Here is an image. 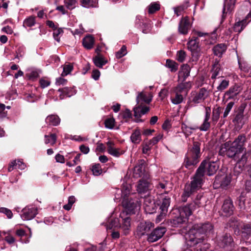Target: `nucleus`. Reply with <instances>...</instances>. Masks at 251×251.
Listing matches in <instances>:
<instances>
[{
  "label": "nucleus",
  "mask_w": 251,
  "mask_h": 251,
  "mask_svg": "<svg viewBox=\"0 0 251 251\" xmlns=\"http://www.w3.org/2000/svg\"><path fill=\"white\" fill-rule=\"evenodd\" d=\"M219 168V161L217 159L214 160L209 159L203 160L197 169L191 183L185 185L184 191L181 196L182 201L185 202L188 197L201 187L205 168L207 175L212 176L216 173Z\"/></svg>",
  "instance_id": "obj_1"
},
{
  "label": "nucleus",
  "mask_w": 251,
  "mask_h": 251,
  "mask_svg": "<svg viewBox=\"0 0 251 251\" xmlns=\"http://www.w3.org/2000/svg\"><path fill=\"white\" fill-rule=\"evenodd\" d=\"M213 232V226L209 223L194 225L189 230L185 236L187 242L191 245H195L201 243L205 236L212 234Z\"/></svg>",
  "instance_id": "obj_2"
},
{
  "label": "nucleus",
  "mask_w": 251,
  "mask_h": 251,
  "mask_svg": "<svg viewBox=\"0 0 251 251\" xmlns=\"http://www.w3.org/2000/svg\"><path fill=\"white\" fill-rule=\"evenodd\" d=\"M246 142V136L243 134L239 135L233 142L227 141L222 144L219 154L222 155H226L230 158L234 157L244 151Z\"/></svg>",
  "instance_id": "obj_3"
},
{
  "label": "nucleus",
  "mask_w": 251,
  "mask_h": 251,
  "mask_svg": "<svg viewBox=\"0 0 251 251\" xmlns=\"http://www.w3.org/2000/svg\"><path fill=\"white\" fill-rule=\"evenodd\" d=\"M200 145L198 142H194L192 149L189 151L185 157L184 165L186 168L191 169L199 162L200 157Z\"/></svg>",
  "instance_id": "obj_4"
},
{
  "label": "nucleus",
  "mask_w": 251,
  "mask_h": 251,
  "mask_svg": "<svg viewBox=\"0 0 251 251\" xmlns=\"http://www.w3.org/2000/svg\"><path fill=\"white\" fill-rule=\"evenodd\" d=\"M123 206L126 209V214H134L140 208L141 201L137 198L130 197L129 198H124L122 201Z\"/></svg>",
  "instance_id": "obj_5"
},
{
  "label": "nucleus",
  "mask_w": 251,
  "mask_h": 251,
  "mask_svg": "<svg viewBox=\"0 0 251 251\" xmlns=\"http://www.w3.org/2000/svg\"><path fill=\"white\" fill-rule=\"evenodd\" d=\"M179 215L170 220L172 226H179L186 222L188 217L191 215L190 210L187 207L182 206L178 210Z\"/></svg>",
  "instance_id": "obj_6"
},
{
  "label": "nucleus",
  "mask_w": 251,
  "mask_h": 251,
  "mask_svg": "<svg viewBox=\"0 0 251 251\" xmlns=\"http://www.w3.org/2000/svg\"><path fill=\"white\" fill-rule=\"evenodd\" d=\"M242 89L241 87L238 85H234L231 86L228 90H227L224 94L223 96V100L225 102H227L230 100L232 101L238 100V97L241 92Z\"/></svg>",
  "instance_id": "obj_7"
},
{
  "label": "nucleus",
  "mask_w": 251,
  "mask_h": 251,
  "mask_svg": "<svg viewBox=\"0 0 251 251\" xmlns=\"http://www.w3.org/2000/svg\"><path fill=\"white\" fill-rule=\"evenodd\" d=\"M209 95L208 92L204 88H202L198 92H194L192 94L191 102L195 104H198L204 100Z\"/></svg>",
  "instance_id": "obj_8"
},
{
  "label": "nucleus",
  "mask_w": 251,
  "mask_h": 251,
  "mask_svg": "<svg viewBox=\"0 0 251 251\" xmlns=\"http://www.w3.org/2000/svg\"><path fill=\"white\" fill-rule=\"evenodd\" d=\"M166 231V228L163 227H156L148 235L147 240L150 242H155L160 239Z\"/></svg>",
  "instance_id": "obj_9"
},
{
  "label": "nucleus",
  "mask_w": 251,
  "mask_h": 251,
  "mask_svg": "<svg viewBox=\"0 0 251 251\" xmlns=\"http://www.w3.org/2000/svg\"><path fill=\"white\" fill-rule=\"evenodd\" d=\"M211 116V108L209 107H205V116L203 121L200 126H196L197 129H199L200 131H206L210 127V123L209 121Z\"/></svg>",
  "instance_id": "obj_10"
},
{
  "label": "nucleus",
  "mask_w": 251,
  "mask_h": 251,
  "mask_svg": "<svg viewBox=\"0 0 251 251\" xmlns=\"http://www.w3.org/2000/svg\"><path fill=\"white\" fill-rule=\"evenodd\" d=\"M218 245L226 251H231L233 246V239L229 235L226 234L220 239Z\"/></svg>",
  "instance_id": "obj_11"
},
{
  "label": "nucleus",
  "mask_w": 251,
  "mask_h": 251,
  "mask_svg": "<svg viewBox=\"0 0 251 251\" xmlns=\"http://www.w3.org/2000/svg\"><path fill=\"white\" fill-rule=\"evenodd\" d=\"M125 212L121 213L120 217L122 219V224L120 225V228H121L125 235L128 233L131 226V219L128 216H126Z\"/></svg>",
  "instance_id": "obj_12"
},
{
  "label": "nucleus",
  "mask_w": 251,
  "mask_h": 251,
  "mask_svg": "<svg viewBox=\"0 0 251 251\" xmlns=\"http://www.w3.org/2000/svg\"><path fill=\"white\" fill-rule=\"evenodd\" d=\"M145 211L148 214H152L156 211L157 206L154 200L151 197H145L144 201Z\"/></svg>",
  "instance_id": "obj_13"
},
{
  "label": "nucleus",
  "mask_w": 251,
  "mask_h": 251,
  "mask_svg": "<svg viewBox=\"0 0 251 251\" xmlns=\"http://www.w3.org/2000/svg\"><path fill=\"white\" fill-rule=\"evenodd\" d=\"M153 227V224L150 222H141L137 227V234L142 236L149 232Z\"/></svg>",
  "instance_id": "obj_14"
},
{
  "label": "nucleus",
  "mask_w": 251,
  "mask_h": 251,
  "mask_svg": "<svg viewBox=\"0 0 251 251\" xmlns=\"http://www.w3.org/2000/svg\"><path fill=\"white\" fill-rule=\"evenodd\" d=\"M37 214V209L32 206H27L22 210L21 217L25 220H30L34 218Z\"/></svg>",
  "instance_id": "obj_15"
},
{
  "label": "nucleus",
  "mask_w": 251,
  "mask_h": 251,
  "mask_svg": "<svg viewBox=\"0 0 251 251\" xmlns=\"http://www.w3.org/2000/svg\"><path fill=\"white\" fill-rule=\"evenodd\" d=\"M191 22L188 17L182 18L179 22L178 31L179 33L183 34H187L188 30L191 27Z\"/></svg>",
  "instance_id": "obj_16"
},
{
  "label": "nucleus",
  "mask_w": 251,
  "mask_h": 251,
  "mask_svg": "<svg viewBox=\"0 0 251 251\" xmlns=\"http://www.w3.org/2000/svg\"><path fill=\"white\" fill-rule=\"evenodd\" d=\"M151 187V185L148 180L141 179L137 186V190L139 194L142 195L148 193Z\"/></svg>",
  "instance_id": "obj_17"
},
{
  "label": "nucleus",
  "mask_w": 251,
  "mask_h": 251,
  "mask_svg": "<svg viewBox=\"0 0 251 251\" xmlns=\"http://www.w3.org/2000/svg\"><path fill=\"white\" fill-rule=\"evenodd\" d=\"M234 209L232 201L230 199L225 200L222 210L225 216H230L233 214Z\"/></svg>",
  "instance_id": "obj_18"
},
{
  "label": "nucleus",
  "mask_w": 251,
  "mask_h": 251,
  "mask_svg": "<svg viewBox=\"0 0 251 251\" xmlns=\"http://www.w3.org/2000/svg\"><path fill=\"white\" fill-rule=\"evenodd\" d=\"M151 100L152 96L151 94L143 92L139 93L136 98V100L138 104H139L140 102L141 104H142L143 102L149 103Z\"/></svg>",
  "instance_id": "obj_19"
},
{
  "label": "nucleus",
  "mask_w": 251,
  "mask_h": 251,
  "mask_svg": "<svg viewBox=\"0 0 251 251\" xmlns=\"http://www.w3.org/2000/svg\"><path fill=\"white\" fill-rule=\"evenodd\" d=\"M247 159L248 158L246 153L243 154L241 158L238 161L234 167V171L235 173L237 172L238 174L242 171L244 166L247 163Z\"/></svg>",
  "instance_id": "obj_20"
},
{
  "label": "nucleus",
  "mask_w": 251,
  "mask_h": 251,
  "mask_svg": "<svg viewBox=\"0 0 251 251\" xmlns=\"http://www.w3.org/2000/svg\"><path fill=\"white\" fill-rule=\"evenodd\" d=\"M141 104L134 108V115L135 118L138 119L142 115L145 114L150 110L149 107L147 106H142Z\"/></svg>",
  "instance_id": "obj_21"
},
{
  "label": "nucleus",
  "mask_w": 251,
  "mask_h": 251,
  "mask_svg": "<svg viewBox=\"0 0 251 251\" xmlns=\"http://www.w3.org/2000/svg\"><path fill=\"white\" fill-rule=\"evenodd\" d=\"M220 65L219 64L218 62H215L214 64L213 65L212 69L211 71V78L214 80L213 83H215V79L217 78H220L221 77H223L222 76L220 75Z\"/></svg>",
  "instance_id": "obj_22"
},
{
  "label": "nucleus",
  "mask_w": 251,
  "mask_h": 251,
  "mask_svg": "<svg viewBox=\"0 0 251 251\" xmlns=\"http://www.w3.org/2000/svg\"><path fill=\"white\" fill-rule=\"evenodd\" d=\"M107 151L111 155L115 157H119L123 153L120 149H117L113 147V143L112 142H108L107 143Z\"/></svg>",
  "instance_id": "obj_23"
},
{
  "label": "nucleus",
  "mask_w": 251,
  "mask_h": 251,
  "mask_svg": "<svg viewBox=\"0 0 251 251\" xmlns=\"http://www.w3.org/2000/svg\"><path fill=\"white\" fill-rule=\"evenodd\" d=\"M227 47L225 44H219L214 46L212 49L214 54L219 57H221L223 54L226 51Z\"/></svg>",
  "instance_id": "obj_24"
},
{
  "label": "nucleus",
  "mask_w": 251,
  "mask_h": 251,
  "mask_svg": "<svg viewBox=\"0 0 251 251\" xmlns=\"http://www.w3.org/2000/svg\"><path fill=\"white\" fill-rule=\"evenodd\" d=\"M251 233V225L248 224H244L241 226L240 234L244 239H248Z\"/></svg>",
  "instance_id": "obj_25"
},
{
  "label": "nucleus",
  "mask_w": 251,
  "mask_h": 251,
  "mask_svg": "<svg viewBox=\"0 0 251 251\" xmlns=\"http://www.w3.org/2000/svg\"><path fill=\"white\" fill-rule=\"evenodd\" d=\"M46 123L50 126H56L60 123V119L57 115H50L46 119Z\"/></svg>",
  "instance_id": "obj_26"
},
{
  "label": "nucleus",
  "mask_w": 251,
  "mask_h": 251,
  "mask_svg": "<svg viewBox=\"0 0 251 251\" xmlns=\"http://www.w3.org/2000/svg\"><path fill=\"white\" fill-rule=\"evenodd\" d=\"M94 42V37L91 35H88L83 38L82 44L85 48L90 50L93 48Z\"/></svg>",
  "instance_id": "obj_27"
},
{
  "label": "nucleus",
  "mask_w": 251,
  "mask_h": 251,
  "mask_svg": "<svg viewBox=\"0 0 251 251\" xmlns=\"http://www.w3.org/2000/svg\"><path fill=\"white\" fill-rule=\"evenodd\" d=\"M131 142L136 144L140 143L141 141V134L139 129H135L130 136Z\"/></svg>",
  "instance_id": "obj_28"
},
{
  "label": "nucleus",
  "mask_w": 251,
  "mask_h": 251,
  "mask_svg": "<svg viewBox=\"0 0 251 251\" xmlns=\"http://www.w3.org/2000/svg\"><path fill=\"white\" fill-rule=\"evenodd\" d=\"M145 172V166L143 164L136 165L133 170V176L134 177L138 178L142 177Z\"/></svg>",
  "instance_id": "obj_29"
},
{
  "label": "nucleus",
  "mask_w": 251,
  "mask_h": 251,
  "mask_svg": "<svg viewBox=\"0 0 251 251\" xmlns=\"http://www.w3.org/2000/svg\"><path fill=\"white\" fill-rule=\"evenodd\" d=\"M191 68L187 64H183L181 67V70L179 72V76H182L185 79L190 75Z\"/></svg>",
  "instance_id": "obj_30"
},
{
  "label": "nucleus",
  "mask_w": 251,
  "mask_h": 251,
  "mask_svg": "<svg viewBox=\"0 0 251 251\" xmlns=\"http://www.w3.org/2000/svg\"><path fill=\"white\" fill-rule=\"evenodd\" d=\"M247 20L244 19L235 23L233 26V30L235 32H241L247 25Z\"/></svg>",
  "instance_id": "obj_31"
},
{
  "label": "nucleus",
  "mask_w": 251,
  "mask_h": 251,
  "mask_svg": "<svg viewBox=\"0 0 251 251\" xmlns=\"http://www.w3.org/2000/svg\"><path fill=\"white\" fill-rule=\"evenodd\" d=\"M188 48L190 50L200 49L199 41L197 37H193L187 43Z\"/></svg>",
  "instance_id": "obj_32"
},
{
  "label": "nucleus",
  "mask_w": 251,
  "mask_h": 251,
  "mask_svg": "<svg viewBox=\"0 0 251 251\" xmlns=\"http://www.w3.org/2000/svg\"><path fill=\"white\" fill-rule=\"evenodd\" d=\"M107 60L101 56L98 55L94 58V63L95 65L99 68H102L103 65L107 63Z\"/></svg>",
  "instance_id": "obj_33"
},
{
  "label": "nucleus",
  "mask_w": 251,
  "mask_h": 251,
  "mask_svg": "<svg viewBox=\"0 0 251 251\" xmlns=\"http://www.w3.org/2000/svg\"><path fill=\"white\" fill-rule=\"evenodd\" d=\"M81 5L86 8L96 7L97 6V0H81Z\"/></svg>",
  "instance_id": "obj_34"
},
{
  "label": "nucleus",
  "mask_w": 251,
  "mask_h": 251,
  "mask_svg": "<svg viewBox=\"0 0 251 251\" xmlns=\"http://www.w3.org/2000/svg\"><path fill=\"white\" fill-rule=\"evenodd\" d=\"M131 186L129 184H125L123 185L122 189V197L123 199L125 198H130L129 195L130 193Z\"/></svg>",
  "instance_id": "obj_35"
},
{
  "label": "nucleus",
  "mask_w": 251,
  "mask_h": 251,
  "mask_svg": "<svg viewBox=\"0 0 251 251\" xmlns=\"http://www.w3.org/2000/svg\"><path fill=\"white\" fill-rule=\"evenodd\" d=\"M45 143L46 144H50L53 146L56 142V135L55 134H50V135H45Z\"/></svg>",
  "instance_id": "obj_36"
},
{
  "label": "nucleus",
  "mask_w": 251,
  "mask_h": 251,
  "mask_svg": "<svg viewBox=\"0 0 251 251\" xmlns=\"http://www.w3.org/2000/svg\"><path fill=\"white\" fill-rule=\"evenodd\" d=\"M201 202L199 200H197L195 201H193V202H192L189 204L186 205L185 206H183L187 207L189 208V209L190 210L191 215L193 211H194L195 210H196L197 208L201 206Z\"/></svg>",
  "instance_id": "obj_37"
},
{
  "label": "nucleus",
  "mask_w": 251,
  "mask_h": 251,
  "mask_svg": "<svg viewBox=\"0 0 251 251\" xmlns=\"http://www.w3.org/2000/svg\"><path fill=\"white\" fill-rule=\"evenodd\" d=\"M166 66L169 68L172 72L176 71L178 69V64L175 61L170 59H167L166 60Z\"/></svg>",
  "instance_id": "obj_38"
},
{
  "label": "nucleus",
  "mask_w": 251,
  "mask_h": 251,
  "mask_svg": "<svg viewBox=\"0 0 251 251\" xmlns=\"http://www.w3.org/2000/svg\"><path fill=\"white\" fill-rule=\"evenodd\" d=\"M170 199L169 198L165 197L163 199L161 204L160 207L161 210L164 211V212L168 211V208L170 205Z\"/></svg>",
  "instance_id": "obj_39"
},
{
  "label": "nucleus",
  "mask_w": 251,
  "mask_h": 251,
  "mask_svg": "<svg viewBox=\"0 0 251 251\" xmlns=\"http://www.w3.org/2000/svg\"><path fill=\"white\" fill-rule=\"evenodd\" d=\"M63 70L61 74V76H66L67 75L69 74L72 72V71L73 69V66L71 63H67V64H65L63 66Z\"/></svg>",
  "instance_id": "obj_40"
},
{
  "label": "nucleus",
  "mask_w": 251,
  "mask_h": 251,
  "mask_svg": "<svg viewBox=\"0 0 251 251\" xmlns=\"http://www.w3.org/2000/svg\"><path fill=\"white\" fill-rule=\"evenodd\" d=\"M181 129L182 132L185 135L186 137H187L192 134V130H196L197 129V128L196 127H189L186 125L183 124L181 126Z\"/></svg>",
  "instance_id": "obj_41"
},
{
  "label": "nucleus",
  "mask_w": 251,
  "mask_h": 251,
  "mask_svg": "<svg viewBox=\"0 0 251 251\" xmlns=\"http://www.w3.org/2000/svg\"><path fill=\"white\" fill-rule=\"evenodd\" d=\"M160 4L158 2H152L148 6V12L152 14L160 9Z\"/></svg>",
  "instance_id": "obj_42"
},
{
  "label": "nucleus",
  "mask_w": 251,
  "mask_h": 251,
  "mask_svg": "<svg viewBox=\"0 0 251 251\" xmlns=\"http://www.w3.org/2000/svg\"><path fill=\"white\" fill-rule=\"evenodd\" d=\"M35 17L30 16L25 20L24 26L25 27H31L35 24Z\"/></svg>",
  "instance_id": "obj_43"
},
{
  "label": "nucleus",
  "mask_w": 251,
  "mask_h": 251,
  "mask_svg": "<svg viewBox=\"0 0 251 251\" xmlns=\"http://www.w3.org/2000/svg\"><path fill=\"white\" fill-rule=\"evenodd\" d=\"M76 0H64V3L65 7L69 9L72 10L76 6Z\"/></svg>",
  "instance_id": "obj_44"
},
{
  "label": "nucleus",
  "mask_w": 251,
  "mask_h": 251,
  "mask_svg": "<svg viewBox=\"0 0 251 251\" xmlns=\"http://www.w3.org/2000/svg\"><path fill=\"white\" fill-rule=\"evenodd\" d=\"M153 146L148 141L144 142L142 144V152L144 154H149V151Z\"/></svg>",
  "instance_id": "obj_45"
},
{
  "label": "nucleus",
  "mask_w": 251,
  "mask_h": 251,
  "mask_svg": "<svg viewBox=\"0 0 251 251\" xmlns=\"http://www.w3.org/2000/svg\"><path fill=\"white\" fill-rule=\"evenodd\" d=\"M115 120L113 118L106 119L104 121L105 127L109 129H113L115 126Z\"/></svg>",
  "instance_id": "obj_46"
},
{
  "label": "nucleus",
  "mask_w": 251,
  "mask_h": 251,
  "mask_svg": "<svg viewBox=\"0 0 251 251\" xmlns=\"http://www.w3.org/2000/svg\"><path fill=\"white\" fill-rule=\"evenodd\" d=\"M75 201V198L74 196H72L69 197L68 199V203L63 206V208L66 210H70Z\"/></svg>",
  "instance_id": "obj_47"
},
{
  "label": "nucleus",
  "mask_w": 251,
  "mask_h": 251,
  "mask_svg": "<svg viewBox=\"0 0 251 251\" xmlns=\"http://www.w3.org/2000/svg\"><path fill=\"white\" fill-rule=\"evenodd\" d=\"M244 117V110L241 109L236 115L233 122L237 124L241 123Z\"/></svg>",
  "instance_id": "obj_48"
},
{
  "label": "nucleus",
  "mask_w": 251,
  "mask_h": 251,
  "mask_svg": "<svg viewBox=\"0 0 251 251\" xmlns=\"http://www.w3.org/2000/svg\"><path fill=\"white\" fill-rule=\"evenodd\" d=\"M229 85V81L226 79H223L221 81L220 84L217 86V89L219 91H222L226 89Z\"/></svg>",
  "instance_id": "obj_49"
},
{
  "label": "nucleus",
  "mask_w": 251,
  "mask_h": 251,
  "mask_svg": "<svg viewBox=\"0 0 251 251\" xmlns=\"http://www.w3.org/2000/svg\"><path fill=\"white\" fill-rule=\"evenodd\" d=\"M186 56L185 51L180 50L177 52L176 58L178 61L183 62L185 60Z\"/></svg>",
  "instance_id": "obj_50"
},
{
  "label": "nucleus",
  "mask_w": 251,
  "mask_h": 251,
  "mask_svg": "<svg viewBox=\"0 0 251 251\" xmlns=\"http://www.w3.org/2000/svg\"><path fill=\"white\" fill-rule=\"evenodd\" d=\"M231 179V177L230 175H226L222 178L221 183V186L222 187H226L230 183Z\"/></svg>",
  "instance_id": "obj_51"
},
{
  "label": "nucleus",
  "mask_w": 251,
  "mask_h": 251,
  "mask_svg": "<svg viewBox=\"0 0 251 251\" xmlns=\"http://www.w3.org/2000/svg\"><path fill=\"white\" fill-rule=\"evenodd\" d=\"M220 111L219 109L215 110L212 112V124L215 125L220 117Z\"/></svg>",
  "instance_id": "obj_52"
},
{
  "label": "nucleus",
  "mask_w": 251,
  "mask_h": 251,
  "mask_svg": "<svg viewBox=\"0 0 251 251\" xmlns=\"http://www.w3.org/2000/svg\"><path fill=\"white\" fill-rule=\"evenodd\" d=\"M183 96L182 94L176 93L175 98H172V102L175 104L180 103L183 100Z\"/></svg>",
  "instance_id": "obj_53"
},
{
  "label": "nucleus",
  "mask_w": 251,
  "mask_h": 251,
  "mask_svg": "<svg viewBox=\"0 0 251 251\" xmlns=\"http://www.w3.org/2000/svg\"><path fill=\"white\" fill-rule=\"evenodd\" d=\"M120 226L119 220L118 218H115L111 220L109 225L107 226V228L111 229L113 227H120Z\"/></svg>",
  "instance_id": "obj_54"
},
{
  "label": "nucleus",
  "mask_w": 251,
  "mask_h": 251,
  "mask_svg": "<svg viewBox=\"0 0 251 251\" xmlns=\"http://www.w3.org/2000/svg\"><path fill=\"white\" fill-rule=\"evenodd\" d=\"M63 33V29L61 28H57V27L54 29L53 35L54 39L57 42L60 41V34H62Z\"/></svg>",
  "instance_id": "obj_55"
},
{
  "label": "nucleus",
  "mask_w": 251,
  "mask_h": 251,
  "mask_svg": "<svg viewBox=\"0 0 251 251\" xmlns=\"http://www.w3.org/2000/svg\"><path fill=\"white\" fill-rule=\"evenodd\" d=\"M122 118L126 122L132 117V114L129 109H126L125 111L121 113Z\"/></svg>",
  "instance_id": "obj_56"
},
{
  "label": "nucleus",
  "mask_w": 251,
  "mask_h": 251,
  "mask_svg": "<svg viewBox=\"0 0 251 251\" xmlns=\"http://www.w3.org/2000/svg\"><path fill=\"white\" fill-rule=\"evenodd\" d=\"M92 171L95 176H99L102 173V169L100 164H97L92 166Z\"/></svg>",
  "instance_id": "obj_57"
},
{
  "label": "nucleus",
  "mask_w": 251,
  "mask_h": 251,
  "mask_svg": "<svg viewBox=\"0 0 251 251\" xmlns=\"http://www.w3.org/2000/svg\"><path fill=\"white\" fill-rule=\"evenodd\" d=\"M140 25L144 33H148L151 30V25L150 23H142Z\"/></svg>",
  "instance_id": "obj_58"
},
{
  "label": "nucleus",
  "mask_w": 251,
  "mask_h": 251,
  "mask_svg": "<svg viewBox=\"0 0 251 251\" xmlns=\"http://www.w3.org/2000/svg\"><path fill=\"white\" fill-rule=\"evenodd\" d=\"M127 53L126 48L125 46H123L121 49L116 53V56L117 58H121Z\"/></svg>",
  "instance_id": "obj_59"
},
{
  "label": "nucleus",
  "mask_w": 251,
  "mask_h": 251,
  "mask_svg": "<svg viewBox=\"0 0 251 251\" xmlns=\"http://www.w3.org/2000/svg\"><path fill=\"white\" fill-rule=\"evenodd\" d=\"M234 103H235L234 101H230L229 103H228L223 114L224 118L227 116L231 109L232 108L233 105H234Z\"/></svg>",
  "instance_id": "obj_60"
},
{
  "label": "nucleus",
  "mask_w": 251,
  "mask_h": 251,
  "mask_svg": "<svg viewBox=\"0 0 251 251\" xmlns=\"http://www.w3.org/2000/svg\"><path fill=\"white\" fill-rule=\"evenodd\" d=\"M0 213L4 214L8 219H11L13 217L11 210L5 207H0Z\"/></svg>",
  "instance_id": "obj_61"
},
{
  "label": "nucleus",
  "mask_w": 251,
  "mask_h": 251,
  "mask_svg": "<svg viewBox=\"0 0 251 251\" xmlns=\"http://www.w3.org/2000/svg\"><path fill=\"white\" fill-rule=\"evenodd\" d=\"M187 6L186 5H180L174 8V12L177 16H180L182 12L187 8Z\"/></svg>",
  "instance_id": "obj_62"
},
{
  "label": "nucleus",
  "mask_w": 251,
  "mask_h": 251,
  "mask_svg": "<svg viewBox=\"0 0 251 251\" xmlns=\"http://www.w3.org/2000/svg\"><path fill=\"white\" fill-rule=\"evenodd\" d=\"M25 53V49L24 47H20L18 48L17 51H16V56H15L16 58H18L20 59L21 58H22Z\"/></svg>",
  "instance_id": "obj_63"
},
{
  "label": "nucleus",
  "mask_w": 251,
  "mask_h": 251,
  "mask_svg": "<svg viewBox=\"0 0 251 251\" xmlns=\"http://www.w3.org/2000/svg\"><path fill=\"white\" fill-rule=\"evenodd\" d=\"M163 135L159 134L157 136L154 137L152 139L148 141L152 146L156 144L160 140L162 139Z\"/></svg>",
  "instance_id": "obj_64"
}]
</instances>
